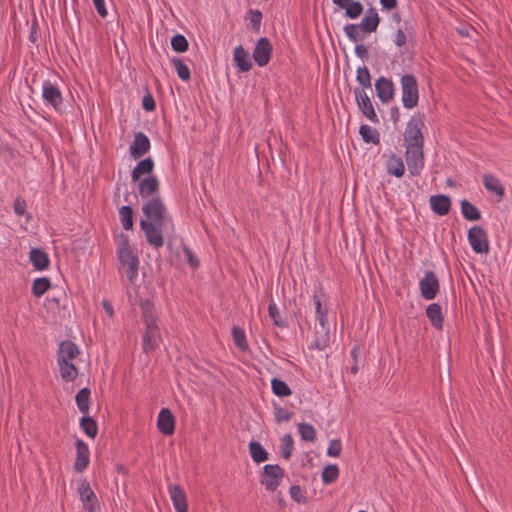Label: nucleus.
Returning <instances> with one entry per match:
<instances>
[{
	"instance_id": "052dcab7",
	"label": "nucleus",
	"mask_w": 512,
	"mask_h": 512,
	"mask_svg": "<svg viewBox=\"0 0 512 512\" xmlns=\"http://www.w3.org/2000/svg\"><path fill=\"white\" fill-rule=\"evenodd\" d=\"M100 17L105 18L108 14L104 0H92Z\"/></svg>"
},
{
	"instance_id": "774afa93",
	"label": "nucleus",
	"mask_w": 512,
	"mask_h": 512,
	"mask_svg": "<svg viewBox=\"0 0 512 512\" xmlns=\"http://www.w3.org/2000/svg\"><path fill=\"white\" fill-rule=\"evenodd\" d=\"M358 354H359V349H358V348H354V349H352V351H351V356L353 357V359H354V361H355V362H357Z\"/></svg>"
},
{
	"instance_id": "aec40b11",
	"label": "nucleus",
	"mask_w": 512,
	"mask_h": 512,
	"mask_svg": "<svg viewBox=\"0 0 512 512\" xmlns=\"http://www.w3.org/2000/svg\"><path fill=\"white\" fill-rule=\"evenodd\" d=\"M379 23L380 17L378 12L374 7H371L366 11L364 18L357 25L364 33L369 34L377 30Z\"/></svg>"
},
{
	"instance_id": "2f4dec72",
	"label": "nucleus",
	"mask_w": 512,
	"mask_h": 512,
	"mask_svg": "<svg viewBox=\"0 0 512 512\" xmlns=\"http://www.w3.org/2000/svg\"><path fill=\"white\" fill-rule=\"evenodd\" d=\"M387 172L396 177H402L405 173V166L401 158L392 156L387 162Z\"/></svg>"
},
{
	"instance_id": "cd10ccee",
	"label": "nucleus",
	"mask_w": 512,
	"mask_h": 512,
	"mask_svg": "<svg viewBox=\"0 0 512 512\" xmlns=\"http://www.w3.org/2000/svg\"><path fill=\"white\" fill-rule=\"evenodd\" d=\"M426 315L436 329H442L443 316L441 306L437 303L430 304L426 309Z\"/></svg>"
},
{
	"instance_id": "ea45409f",
	"label": "nucleus",
	"mask_w": 512,
	"mask_h": 512,
	"mask_svg": "<svg viewBox=\"0 0 512 512\" xmlns=\"http://www.w3.org/2000/svg\"><path fill=\"white\" fill-rule=\"evenodd\" d=\"M178 77L183 81H188L190 79L191 73L189 67L184 63V61L178 57H174L171 60Z\"/></svg>"
},
{
	"instance_id": "7c9ffc66",
	"label": "nucleus",
	"mask_w": 512,
	"mask_h": 512,
	"mask_svg": "<svg viewBox=\"0 0 512 512\" xmlns=\"http://www.w3.org/2000/svg\"><path fill=\"white\" fill-rule=\"evenodd\" d=\"M249 451H250L252 459L256 463H262L268 459L267 451L263 448L261 443H259L258 441H251L249 443Z\"/></svg>"
},
{
	"instance_id": "2eb2a0df",
	"label": "nucleus",
	"mask_w": 512,
	"mask_h": 512,
	"mask_svg": "<svg viewBox=\"0 0 512 512\" xmlns=\"http://www.w3.org/2000/svg\"><path fill=\"white\" fill-rule=\"evenodd\" d=\"M150 149V140L143 132H137L130 146V155L134 159L141 158Z\"/></svg>"
},
{
	"instance_id": "4468645a",
	"label": "nucleus",
	"mask_w": 512,
	"mask_h": 512,
	"mask_svg": "<svg viewBox=\"0 0 512 512\" xmlns=\"http://www.w3.org/2000/svg\"><path fill=\"white\" fill-rule=\"evenodd\" d=\"M357 105L361 112L373 123H378L379 119L375 113L373 104L366 94L365 90L355 89L354 91Z\"/></svg>"
},
{
	"instance_id": "4c0bfd02",
	"label": "nucleus",
	"mask_w": 512,
	"mask_h": 512,
	"mask_svg": "<svg viewBox=\"0 0 512 512\" xmlns=\"http://www.w3.org/2000/svg\"><path fill=\"white\" fill-rule=\"evenodd\" d=\"M359 133L362 136L364 142L374 144L379 143V133L377 132L376 129L363 124L360 126Z\"/></svg>"
},
{
	"instance_id": "f3484780",
	"label": "nucleus",
	"mask_w": 512,
	"mask_h": 512,
	"mask_svg": "<svg viewBox=\"0 0 512 512\" xmlns=\"http://www.w3.org/2000/svg\"><path fill=\"white\" fill-rule=\"evenodd\" d=\"M43 99L54 108H58L63 101L60 89L50 81H45L42 87Z\"/></svg>"
},
{
	"instance_id": "58836bf2",
	"label": "nucleus",
	"mask_w": 512,
	"mask_h": 512,
	"mask_svg": "<svg viewBox=\"0 0 512 512\" xmlns=\"http://www.w3.org/2000/svg\"><path fill=\"white\" fill-rule=\"evenodd\" d=\"M133 209L130 206H123L119 210L121 224L125 230L133 228Z\"/></svg>"
},
{
	"instance_id": "9b49d317",
	"label": "nucleus",
	"mask_w": 512,
	"mask_h": 512,
	"mask_svg": "<svg viewBox=\"0 0 512 512\" xmlns=\"http://www.w3.org/2000/svg\"><path fill=\"white\" fill-rule=\"evenodd\" d=\"M77 490L83 503L84 509L88 512H95L99 508L98 499L89 482L86 479H81L78 482Z\"/></svg>"
},
{
	"instance_id": "ddd939ff",
	"label": "nucleus",
	"mask_w": 512,
	"mask_h": 512,
	"mask_svg": "<svg viewBox=\"0 0 512 512\" xmlns=\"http://www.w3.org/2000/svg\"><path fill=\"white\" fill-rule=\"evenodd\" d=\"M421 295L426 300H432L439 291V281L433 271L426 272L419 283Z\"/></svg>"
},
{
	"instance_id": "c03bdc74",
	"label": "nucleus",
	"mask_w": 512,
	"mask_h": 512,
	"mask_svg": "<svg viewBox=\"0 0 512 512\" xmlns=\"http://www.w3.org/2000/svg\"><path fill=\"white\" fill-rule=\"evenodd\" d=\"M232 336H233V340H234L236 346L240 350L245 351L248 349V343L246 341V337H245V333H244L243 329H241L238 326H233Z\"/></svg>"
},
{
	"instance_id": "864d4df0",
	"label": "nucleus",
	"mask_w": 512,
	"mask_h": 512,
	"mask_svg": "<svg viewBox=\"0 0 512 512\" xmlns=\"http://www.w3.org/2000/svg\"><path fill=\"white\" fill-rule=\"evenodd\" d=\"M292 418V412L282 408L277 407L275 409V421L277 423L288 422Z\"/></svg>"
},
{
	"instance_id": "f704fd0d",
	"label": "nucleus",
	"mask_w": 512,
	"mask_h": 512,
	"mask_svg": "<svg viewBox=\"0 0 512 512\" xmlns=\"http://www.w3.org/2000/svg\"><path fill=\"white\" fill-rule=\"evenodd\" d=\"M51 287V282L47 277L36 278L32 285V294L35 297H41Z\"/></svg>"
},
{
	"instance_id": "e433bc0d",
	"label": "nucleus",
	"mask_w": 512,
	"mask_h": 512,
	"mask_svg": "<svg viewBox=\"0 0 512 512\" xmlns=\"http://www.w3.org/2000/svg\"><path fill=\"white\" fill-rule=\"evenodd\" d=\"M343 30L348 39L355 43L362 41L366 35L357 24H347Z\"/></svg>"
},
{
	"instance_id": "a211bd4d",
	"label": "nucleus",
	"mask_w": 512,
	"mask_h": 512,
	"mask_svg": "<svg viewBox=\"0 0 512 512\" xmlns=\"http://www.w3.org/2000/svg\"><path fill=\"white\" fill-rule=\"evenodd\" d=\"M89 448L86 443L78 439L76 442V459L74 463V469L78 473H82L89 464Z\"/></svg>"
},
{
	"instance_id": "680f3d73",
	"label": "nucleus",
	"mask_w": 512,
	"mask_h": 512,
	"mask_svg": "<svg viewBox=\"0 0 512 512\" xmlns=\"http://www.w3.org/2000/svg\"><path fill=\"white\" fill-rule=\"evenodd\" d=\"M355 54L361 59H368L369 52L364 44H358L355 47Z\"/></svg>"
},
{
	"instance_id": "72a5a7b5",
	"label": "nucleus",
	"mask_w": 512,
	"mask_h": 512,
	"mask_svg": "<svg viewBox=\"0 0 512 512\" xmlns=\"http://www.w3.org/2000/svg\"><path fill=\"white\" fill-rule=\"evenodd\" d=\"M80 427L88 437L93 439L97 436L98 426L92 417L83 416L80 420Z\"/></svg>"
},
{
	"instance_id": "c756f323",
	"label": "nucleus",
	"mask_w": 512,
	"mask_h": 512,
	"mask_svg": "<svg viewBox=\"0 0 512 512\" xmlns=\"http://www.w3.org/2000/svg\"><path fill=\"white\" fill-rule=\"evenodd\" d=\"M58 365L61 377L66 382L73 381L77 377L78 370L72 362H67L63 359L62 361H58Z\"/></svg>"
},
{
	"instance_id": "a878e982",
	"label": "nucleus",
	"mask_w": 512,
	"mask_h": 512,
	"mask_svg": "<svg viewBox=\"0 0 512 512\" xmlns=\"http://www.w3.org/2000/svg\"><path fill=\"white\" fill-rule=\"evenodd\" d=\"M29 259L36 270H45L49 266L48 254L39 248H32L29 253Z\"/></svg>"
},
{
	"instance_id": "5701e85b",
	"label": "nucleus",
	"mask_w": 512,
	"mask_h": 512,
	"mask_svg": "<svg viewBox=\"0 0 512 512\" xmlns=\"http://www.w3.org/2000/svg\"><path fill=\"white\" fill-rule=\"evenodd\" d=\"M159 181L156 176L149 175L139 183V194L142 198L157 196L159 191Z\"/></svg>"
},
{
	"instance_id": "a18cd8bd",
	"label": "nucleus",
	"mask_w": 512,
	"mask_h": 512,
	"mask_svg": "<svg viewBox=\"0 0 512 512\" xmlns=\"http://www.w3.org/2000/svg\"><path fill=\"white\" fill-rule=\"evenodd\" d=\"M298 431L302 440L308 442H314L316 440V430L312 425L306 423L299 424Z\"/></svg>"
},
{
	"instance_id": "de8ad7c7",
	"label": "nucleus",
	"mask_w": 512,
	"mask_h": 512,
	"mask_svg": "<svg viewBox=\"0 0 512 512\" xmlns=\"http://www.w3.org/2000/svg\"><path fill=\"white\" fill-rule=\"evenodd\" d=\"M356 80L363 87L362 90H364L365 88H371V75L366 66L359 67L357 69Z\"/></svg>"
},
{
	"instance_id": "412c9836",
	"label": "nucleus",
	"mask_w": 512,
	"mask_h": 512,
	"mask_svg": "<svg viewBox=\"0 0 512 512\" xmlns=\"http://www.w3.org/2000/svg\"><path fill=\"white\" fill-rule=\"evenodd\" d=\"M375 89L378 98L383 103L390 102L394 97V86L392 81L385 77H380L375 83Z\"/></svg>"
},
{
	"instance_id": "0e129e2a",
	"label": "nucleus",
	"mask_w": 512,
	"mask_h": 512,
	"mask_svg": "<svg viewBox=\"0 0 512 512\" xmlns=\"http://www.w3.org/2000/svg\"><path fill=\"white\" fill-rule=\"evenodd\" d=\"M102 305H103V308H104L105 312H106L110 317H112V316H113V314H114V311H113V307H112V305H111L107 300H103Z\"/></svg>"
},
{
	"instance_id": "0eeeda50",
	"label": "nucleus",
	"mask_w": 512,
	"mask_h": 512,
	"mask_svg": "<svg viewBox=\"0 0 512 512\" xmlns=\"http://www.w3.org/2000/svg\"><path fill=\"white\" fill-rule=\"evenodd\" d=\"M424 126V122L422 117L413 116L407 124L406 130L404 132V142L405 146H423V134L422 128Z\"/></svg>"
},
{
	"instance_id": "4be33fe9",
	"label": "nucleus",
	"mask_w": 512,
	"mask_h": 512,
	"mask_svg": "<svg viewBox=\"0 0 512 512\" xmlns=\"http://www.w3.org/2000/svg\"><path fill=\"white\" fill-rule=\"evenodd\" d=\"M432 211L439 215H447L451 208V200L449 196L444 194L432 195L429 199Z\"/></svg>"
},
{
	"instance_id": "8fccbe9b",
	"label": "nucleus",
	"mask_w": 512,
	"mask_h": 512,
	"mask_svg": "<svg viewBox=\"0 0 512 512\" xmlns=\"http://www.w3.org/2000/svg\"><path fill=\"white\" fill-rule=\"evenodd\" d=\"M342 451V443L340 439H333L330 441L327 455L330 457H339Z\"/></svg>"
},
{
	"instance_id": "4d7b16f0",
	"label": "nucleus",
	"mask_w": 512,
	"mask_h": 512,
	"mask_svg": "<svg viewBox=\"0 0 512 512\" xmlns=\"http://www.w3.org/2000/svg\"><path fill=\"white\" fill-rule=\"evenodd\" d=\"M26 206H27L26 201L23 198L18 197L14 201L13 208L17 215L22 216L25 214Z\"/></svg>"
},
{
	"instance_id": "bf43d9fd",
	"label": "nucleus",
	"mask_w": 512,
	"mask_h": 512,
	"mask_svg": "<svg viewBox=\"0 0 512 512\" xmlns=\"http://www.w3.org/2000/svg\"><path fill=\"white\" fill-rule=\"evenodd\" d=\"M142 106L146 111H153L155 109V100L151 94H147L143 97Z\"/></svg>"
},
{
	"instance_id": "423d86ee",
	"label": "nucleus",
	"mask_w": 512,
	"mask_h": 512,
	"mask_svg": "<svg viewBox=\"0 0 512 512\" xmlns=\"http://www.w3.org/2000/svg\"><path fill=\"white\" fill-rule=\"evenodd\" d=\"M166 226L167 223L158 224L144 219L140 221V228L144 232L147 242L155 249H159L164 245L162 231Z\"/></svg>"
},
{
	"instance_id": "393cba45",
	"label": "nucleus",
	"mask_w": 512,
	"mask_h": 512,
	"mask_svg": "<svg viewBox=\"0 0 512 512\" xmlns=\"http://www.w3.org/2000/svg\"><path fill=\"white\" fill-rule=\"evenodd\" d=\"M233 60L242 72L250 71L253 66L248 51H246L242 46H237L234 49Z\"/></svg>"
},
{
	"instance_id": "1a4fd4ad",
	"label": "nucleus",
	"mask_w": 512,
	"mask_h": 512,
	"mask_svg": "<svg viewBox=\"0 0 512 512\" xmlns=\"http://www.w3.org/2000/svg\"><path fill=\"white\" fill-rule=\"evenodd\" d=\"M468 241L475 253L487 254L489 252L488 235L482 227H471L468 231Z\"/></svg>"
},
{
	"instance_id": "9d476101",
	"label": "nucleus",
	"mask_w": 512,
	"mask_h": 512,
	"mask_svg": "<svg viewBox=\"0 0 512 512\" xmlns=\"http://www.w3.org/2000/svg\"><path fill=\"white\" fill-rule=\"evenodd\" d=\"M406 162L409 172L414 176L419 175L424 167L423 146L406 147Z\"/></svg>"
},
{
	"instance_id": "7ed1b4c3",
	"label": "nucleus",
	"mask_w": 512,
	"mask_h": 512,
	"mask_svg": "<svg viewBox=\"0 0 512 512\" xmlns=\"http://www.w3.org/2000/svg\"><path fill=\"white\" fill-rule=\"evenodd\" d=\"M117 253L119 262L122 268L125 269L128 280L133 283L138 276L139 259L130 247L126 237H122L119 242Z\"/></svg>"
},
{
	"instance_id": "20e7f679",
	"label": "nucleus",
	"mask_w": 512,
	"mask_h": 512,
	"mask_svg": "<svg viewBox=\"0 0 512 512\" xmlns=\"http://www.w3.org/2000/svg\"><path fill=\"white\" fill-rule=\"evenodd\" d=\"M142 211L147 219L146 221L160 223H169L170 217L167 213V209L160 198V196H154L147 200L143 205Z\"/></svg>"
},
{
	"instance_id": "69168bd1",
	"label": "nucleus",
	"mask_w": 512,
	"mask_h": 512,
	"mask_svg": "<svg viewBox=\"0 0 512 512\" xmlns=\"http://www.w3.org/2000/svg\"><path fill=\"white\" fill-rule=\"evenodd\" d=\"M353 0H332V2L341 9H344Z\"/></svg>"
},
{
	"instance_id": "473e14b6",
	"label": "nucleus",
	"mask_w": 512,
	"mask_h": 512,
	"mask_svg": "<svg viewBox=\"0 0 512 512\" xmlns=\"http://www.w3.org/2000/svg\"><path fill=\"white\" fill-rule=\"evenodd\" d=\"M484 186L488 191L494 192L498 196H503L504 188L500 181L491 174H486L483 177Z\"/></svg>"
},
{
	"instance_id": "79ce46f5",
	"label": "nucleus",
	"mask_w": 512,
	"mask_h": 512,
	"mask_svg": "<svg viewBox=\"0 0 512 512\" xmlns=\"http://www.w3.org/2000/svg\"><path fill=\"white\" fill-rule=\"evenodd\" d=\"M339 468L335 464L327 465L322 471V481L325 484H331L337 480Z\"/></svg>"
},
{
	"instance_id": "6ab92c4d",
	"label": "nucleus",
	"mask_w": 512,
	"mask_h": 512,
	"mask_svg": "<svg viewBox=\"0 0 512 512\" xmlns=\"http://www.w3.org/2000/svg\"><path fill=\"white\" fill-rule=\"evenodd\" d=\"M157 426L161 433L164 435H172L175 430V420L172 412L168 408L161 409L158 420H157Z\"/></svg>"
},
{
	"instance_id": "bb28decb",
	"label": "nucleus",
	"mask_w": 512,
	"mask_h": 512,
	"mask_svg": "<svg viewBox=\"0 0 512 512\" xmlns=\"http://www.w3.org/2000/svg\"><path fill=\"white\" fill-rule=\"evenodd\" d=\"M154 169L153 160L148 157L146 159L141 160L136 167L132 170L131 178L134 182L140 180L142 175H150Z\"/></svg>"
},
{
	"instance_id": "39448f33",
	"label": "nucleus",
	"mask_w": 512,
	"mask_h": 512,
	"mask_svg": "<svg viewBox=\"0 0 512 512\" xmlns=\"http://www.w3.org/2000/svg\"><path fill=\"white\" fill-rule=\"evenodd\" d=\"M402 102L407 109H412L418 104L419 91L416 78L411 74L401 77Z\"/></svg>"
},
{
	"instance_id": "09e8293b",
	"label": "nucleus",
	"mask_w": 512,
	"mask_h": 512,
	"mask_svg": "<svg viewBox=\"0 0 512 512\" xmlns=\"http://www.w3.org/2000/svg\"><path fill=\"white\" fill-rule=\"evenodd\" d=\"M188 46L187 39L181 34H177L171 39V47L175 52L183 53L188 50Z\"/></svg>"
},
{
	"instance_id": "49530a36",
	"label": "nucleus",
	"mask_w": 512,
	"mask_h": 512,
	"mask_svg": "<svg viewBox=\"0 0 512 512\" xmlns=\"http://www.w3.org/2000/svg\"><path fill=\"white\" fill-rule=\"evenodd\" d=\"M345 16L349 19H356L363 13V5L359 1H352L345 8Z\"/></svg>"
},
{
	"instance_id": "5fc2aeb1",
	"label": "nucleus",
	"mask_w": 512,
	"mask_h": 512,
	"mask_svg": "<svg viewBox=\"0 0 512 512\" xmlns=\"http://www.w3.org/2000/svg\"><path fill=\"white\" fill-rule=\"evenodd\" d=\"M262 21V13L258 10L250 11V24L254 31L259 32Z\"/></svg>"
},
{
	"instance_id": "603ef678",
	"label": "nucleus",
	"mask_w": 512,
	"mask_h": 512,
	"mask_svg": "<svg viewBox=\"0 0 512 512\" xmlns=\"http://www.w3.org/2000/svg\"><path fill=\"white\" fill-rule=\"evenodd\" d=\"M268 312L269 316L273 319L275 325L280 327L284 326V323L281 321L277 305L272 301L269 303Z\"/></svg>"
},
{
	"instance_id": "dca6fc26",
	"label": "nucleus",
	"mask_w": 512,
	"mask_h": 512,
	"mask_svg": "<svg viewBox=\"0 0 512 512\" xmlns=\"http://www.w3.org/2000/svg\"><path fill=\"white\" fill-rule=\"evenodd\" d=\"M168 491L176 512H188L186 494L181 486L178 484L169 485Z\"/></svg>"
},
{
	"instance_id": "a19ab883",
	"label": "nucleus",
	"mask_w": 512,
	"mask_h": 512,
	"mask_svg": "<svg viewBox=\"0 0 512 512\" xmlns=\"http://www.w3.org/2000/svg\"><path fill=\"white\" fill-rule=\"evenodd\" d=\"M272 391L275 395L279 397H286L291 395L292 391L289 386L282 380L278 378H273L271 380Z\"/></svg>"
},
{
	"instance_id": "f257e3e1",
	"label": "nucleus",
	"mask_w": 512,
	"mask_h": 512,
	"mask_svg": "<svg viewBox=\"0 0 512 512\" xmlns=\"http://www.w3.org/2000/svg\"><path fill=\"white\" fill-rule=\"evenodd\" d=\"M141 320L145 326L142 336V349L149 353L158 348L161 342L159 318L154 304L149 300H140Z\"/></svg>"
},
{
	"instance_id": "6e6d98bb",
	"label": "nucleus",
	"mask_w": 512,
	"mask_h": 512,
	"mask_svg": "<svg viewBox=\"0 0 512 512\" xmlns=\"http://www.w3.org/2000/svg\"><path fill=\"white\" fill-rule=\"evenodd\" d=\"M183 253H184V256L188 262V264L193 268H197L199 266V261L197 259V257L194 255V253L192 252V250L190 248H188L187 246H184L183 247Z\"/></svg>"
},
{
	"instance_id": "13d9d810",
	"label": "nucleus",
	"mask_w": 512,
	"mask_h": 512,
	"mask_svg": "<svg viewBox=\"0 0 512 512\" xmlns=\"http://www.w3.org/2000/svg\"><path fill=\"white\" fill-rule=\"evenodd\" d=\"M407 42V35L406 32L402 29H398L395 38L394 43L397 47H403Z\"/></svg>"
},
{
	"instance_id": "c9c22d12",
	"label": "nucleus",
	"mask_w": 512,
	"mask_h": 512,
	"mask_svg": "<svg viewBox=\"0 0 512 512\" xmlns=\"http://www.w3.org/2000/svg\"><path fill=\"white\" fill-rule=\"evenodd\" d=\"M89 397H90V390L88 388H82L77 394H76V404L80 412L83 414H88L89 411Z\"/></svg>"
},
{
	"instance_id": "3c124183",
	"label": "nucleus",
	"mask_w": 512,
	"mask_h": 512,
	"mask_svg": "<svg viewBox=\"0 0 512 512\" xmlns=\"http://www.w3.org/2000/svg\"><path fill=\"white\" fill-rule=\"evenodd\" d=\"M289 494L291 498L298 503H304L306 501V497L299 485L291 486L289 489Z\"/></svg>"
},
{
	"instance_id": "37998d69",
	"label": "nucleus",
	"mask_w": 512,
	"mask_h": 512,
	"mask_svg": "<svg viewBox=\"0 0 512 512\" xmlns=\"http://www.w3.org/2000/svg\"><path fill=\"white\" fill-rule=\"evenodd\" d=\"M293 448H294V442H293L292 436L290 434L284 435L281 439V445H280L281 456L284 459L288 460L292 455Z\"/></svg>"
},
{
	"instance_id": "338daca9",
	"label": "nucleus",
	"mask_w": 512,
	"mask_h": 512,
	"mask_svg": "<svg viewBox=\"0 0 512 512\" xmlns=\"http://www.w3.org/2000/svg\"><path fill=\"white\" fill-rule=\"evenodd\" d=\"M391 115H392V118L394 121H397L398 120V117H399V112H398V108L395 107L394 109H392L391 111Z\"/></svg>"
},
{
	"instance_id": "c85d7f7f",
	"label": "nucleus",
	"mask_w": 512,
	"mask_h": 512,
	"mask_svg": "<svg viewBox=\"0 0 512 512\" xmlns=\"http://www.w3.org/2000/svg\"><path fill=\"white\" fill-rule=\"evenodd\" d=\"M461 212L463 217L469 221H478L481 219V213L478 208L470 203L468 200L463 199L460 202Z\"/></svg>"
},
{
	"instance_id": "e2e57ef3",
	"label": "nucleus",
	"mask_w": 512,
	"mask_h": 512,
	"mask_svg": "<svg viewBox=\"0 0 512 512\" xmlns=\"http://www.w3.org/2000/svg\"><path fill=\"white\" fill-rule=\"evenodd\" d=\"M380 3L388 11L393 10L397 6V0H380Z\"/></svg>"
},
{
	"instance_id": "f8f14e48",
	"label": "nucleus",
	"mask_w": 512,
	"mask_h": 512,
	"mask_svg": "<svg viewBox=\"0 0 512 512\" xmlns=\"http://www.w3.org/2000/svg\"><path fill=\"white\" fill-rule=\"evenodd\" d=\"M272 51L273 47L270 40L262 37L256 42L252 56L259 67H264L269 63Z\"/></svg>"
},
{
	"instance_id": "6e6552de",
	"label": "nucleus",
	"mask_w": 512,
	"mask_h": 512,
	"mask_svg": "<svg viewBox=\"0 0 512 512\" xmlns=\"http://www.w3.org/2000/svg\"><path fill=\"white\" fill-rule=\"evenodd\" d=\"M284 477V469L279 465L267 464L263 467L261 476V484L266 487L268 491H275L280 485Z\"/></svg>"
},
{
	"instance_id": "b1692460",
	"label": "nucleus",
	"mask_w": 512,
	"mask_h": 512,
	"mask_svg": "<svg viewBox=\"0 0 512 512\" xmlns=\"http://www.w3.org/2000/svg\"><path fill=\"white\" fill-rule=\"evenodd\" d=\"M80 354L78 346L69 340L62 341L59 346L58 361L72 362Z\"/></svg>"
},
{
	"instance_id": "f03ea898",
	"label": "nucleus",
	"mask_w": 512,
	"mask_h": 512,
	"mask_svg": "<svg viewBox=\"0 0 512 512\" xmlns=\"http://www.w3.org/2000/svg\"><path fill=\"white\" fill-rule=\"evenodd\" d=\"M322 300L323 295H318L317 293L313 295L316 320L319 322L320 330H316L315 339L313 340L311 347L321 351L325 350L330 342V333L327 319L328 310L326 306H323Z\"/></svg>"
}]
</instances>
